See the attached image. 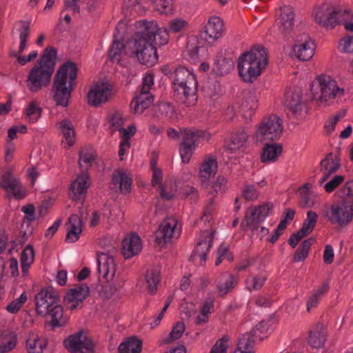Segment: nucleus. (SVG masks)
Listing matches in <instances>:
<instances>
[{
    "instance_id": "f257e3e1",
    "label": "nucleus",
    "mask_w": 353,
    "mask_h": 353,
    "mask_svg": "<svg viewBox=\"0 0 353 353\" xmlns=\"http://www.w3.org/2000/svg\"><path fill=\"white\" fill-rule=\"evenodd\" d=\"M312 99L323 106L338 103L345 94V90L338 84L331 75L321 73L316 75L310 83Z\"/></svg>"
},
{
    "instance_id": "f03ea898",
    "label": "nucleus",
    "mask_w": 353,
    "mask_h": 353,
    "mask_svg": "<svg viewBox=\"0 0 353 353\" xmlns=\"http://www.w3.org/2000/svg\"><path fill=\"white\" fill-rule=\"evenodd\" d=\"M57 52L52 47L45 49L39 61L30 70L26 86L32 92H37L48 87L54 70Z\"/></svg>"
},
{
    "instance_id": "7ed1b4c3",
    "label": "nucleus",
    "mask_w": 353,
    "mask_h": 353,
    "mask_svg": "<svg viewBox=\"0 0 353 353\" xmlns=\"http://www.w3.org/2000/svg\"><path fill=\"white\" fill-rule=\"evenodd\" d=\"M268 64V54L264 47L254 46L243 53L238 60L240 77L245 82H252L259 77Z\"/></svg>"
},
{
    "instance_id": "20e7f679",
    "label": "nucleus",
    "mask_w": 353,
    "mask_h": 353,
    "mask_svg": "<svg viewBox=\"0 0 353 353\" xmlns=\"http://www.w3.org/2000/svg\"><path fill=\"white\" fill-rule=\"evenodd\" d=\"M77 66L71 61L61 65L55 75L53 84L56 105L67 107L77 75Z\"/></svg>"
},
{
    "instance_id": "39448f33",
    "label": "nucleus",
    "mask_w": 353,
    "mask_h": 353,
    "mask_svg": "<svg viewBox=\"0 0 353 353\" xmlns=\"http://www.w3.org/2000/svg\"><path fill=\"white\" fill-rule=\"evenodd\" d=\"M173 84L178 100L187 107L194 105L198 99V82L194 73L185 67L176 68Z\"/></svg>"
},
{
    "instance_id": "423d86ee",
    "label": "nucleus",
    "mask_w": 353,
    "mask_h": 353,
    "mask_svg": "<svg viewBox=\"0 0 353 353\" xmlns=\"http://www.w3.org/2000/svg\"><path fill=\"white\" fill-rule=\"evenodd\" d=\"M128 50L131 57L148 67H152L158 62L157 48L141 32L128 41Z\"/></svg>"
},
{
    "instance_id": "0eeeda50",
    "label": "nucleus",
    "mask_w": 353,
    "mask_h": 353,
    "mask_svg": "<svg viewBox=\"0 0 353 353\" xmlns=\"http://www.w3.org/2000/svg\"><path fill=\"white\" fill-rule=\"evenodd\" d=\"M179 153L182 162L188 163L198 145L204 141H208L210 135L203 130L195 129L183 130Z\"/></svg>"
},
{
    "instance_id": "6e6552de",
    "label": "nucleus",
    "mask_w": 353,
    "mask_h": 353,
    "mask_svg": "<svg viewBox=\"0 0 353 353\" xmlns=\"http://www.w3.org/2000/svg\"><path fill=\"white\" fill-rule=\"evenodd\" d=\"M345 12L339 9L332 3L325 2L316 6L313 11L315 21L325 28H333L344 21Z\"/></svg>"
},
{
    "instance_id": "1a4fd4ad",
    "label": "nucleus",
    "mask_w": 353,
    "mask_h": 353,
    "mask_svg": "<svg viewBox=\"0 0 353 353\" xmlns=\"http://www.w3.org/2000/svg\"><path fill=\"white\" fill-rule=\"evenodd\" d=\"M283 132L282 121L276 115H271L259 126L255 134L257 142L271 141L278 139Z\"/></svg>"
},
{
    "instance_id": "9d476101",
    "label": "nucleus",
    "mask_w": 353,
    "mask_h": 353,
    "mask_svg": "<svg viewBox=\"0 0 353 353\" xmlns=\"http://www.w3.org/2000/svg\"><path fill=\"white\" fill-rule=\"evenodd\" d=\"M0 187L6 192L9 199H23L26 196V190L22 188L18 179L12 174V168L10 167L0 170Z\"/></svg>"
},
{
    "instance_id": "9b49d317",
    "label": "nucleus",
    "mask_w": 353,
    "mask_h": 353,
    "mask_svg": "<svg viewBox=\"0 0 353 353\" xmlns=\"http://www.w3.org/2000/svg\"><path fill=\"white\" fill-rule=\"evenodd\" d=\"M324 216L332 224L345 227L353 219V203L343 201L339 203L334 204L331 205L330 212L324 213Z\"/></svg>"
},
{
    "instance_id": "f8f14e48",
    "label": "nucleus",
    "mask_w": 353,
    "mask_h": 353,
    "mask_svg": "<svg viewBox=\"0 0 353 353\" xmlns=\"http://www.w3.org/2000/svg\"><path fill=\"white\" fill-rule=\"evenodd\" d=\"M182 225L174 217H168L163 221L159 230L155 233V241L159 246H163L166 243L181 235Z\"/></svg>"
},
{
    "instance_id": "ddd939ff",
    "label": "nucleus",
    "mask_w": 353,
    "mask_h": 353,
    "mask_svg": "<svg viewBox=\"0 0 353 353\" xmlns=\"http://www.w3.org/2000/svg\"><path fill=\"white\" fill-rule=\"evenodd\" d=\"M273 205L265 203L258 206H252L246 210L245 217L241 223L243 228H249L252 231L258 228V224L262 223L270 215Z\"/></svg>"
},
{
    "instance_id": "4468645a",
    "label": "nucleus",
    "mask_w": 353,
    "mask_h": 353,
    "mask_svg": "<svg viewBox=\"0 0 353 353\" xmlns=\"http://www.w3.org/2000/svg\"><path fill=\"white\" fill-rule=\"evenodd\" d=\"M65 348L72 353H94L92 340L83 330L68 336L64 340Z\"/></svg>"
},
{
    "instance_id": "2eb2a0df",
    "label": "nucleus",
    "mask_w": 353,
    "mask_h": 353,
    "mask_svg": "<svg viewBox=\"0 0 353 353\" xmlns=\"http://www.w3.org/2000/svg\"><path fill=\"white\" fill-rule=\"evenodd\" d=\"M87 210L83 208L80 210V216L74 214L69 217L66 223V242L74 243L79 239L83 231V221L87 219Z\"/></svg>"
},
{
    "instance_id": "dca6fc26",
    "label": "nucleus",
    "mask_w": 353,
    "mask_h": 353,
    "mask_svg": "<svg viewBox=\"0 0 353 353\" xmlns=\"http://www.w3.org/2000/svg\"><path fill=\"white\" fill-rule=\"evenodd\" d=\"M144 30L141 32L152 43L155 41L156 43L159 46H163L168 43L170 36L168 30L165 28H159L155 21L142 22Z\"/></svg>"
},
{
    "instance_id": "f3484780",
    "label": "nucleus",
    "mask_w": 353,
    "mask_h": 353,
    "mask_svg": "<svg viewBox=\"0 0 353 353\" xmlns=\"http://www.w3.org/2000/svg\"><path fill=\"white\" fill-rule=\"evenodd\" d=\"M112 92L110 85L99 82L94 84L88 93V103L93 106H99L108 101Z\"/></svg>"
},
{
    "instance_id": "a211bd4d",
    "label": "nucleus",
    "mask_w": 353,
    "mask_h": 353,
    "mask_svg": "<svg viewBox=\"0 0 353 353\" xmlns=\"http://www.w3.org/2000/svg\"><path fill=\"white\" fill-rule=\"evenodd\" d=\"M276 23L279 32L283 35L292 32L294 26V12L292 7L284 6L276 11Z\"/></svg>"
},
{
    "instance_id": "6ab92c4d",
    "label": "nucleus",
    "mask_w": 353,
    "mask_h": 353,
    "mask_svg": "<svg viewBox=\"0 0 353 353\" xmlns=\"http://www.w3.org/2000/svg\"><path fill=\"white\" fill-rule=\"evenodd\" d=\"M35 301L37 312L39 315L46 316L57 303V296L53 289H43L37 294Z\"/></svg>"
},
{
    "instance_id": "aec40b11",
    "label": "nucleus",
    "mask_w": 353,
    "mask_h": 353,
    "mask_svg": "<svg viewBox=\"0 0 353 353\" xmlns=\"http://www.w3.org/2000/svg\"><path fill=\"white\" fill-rule=\"evenodd\" d=\"M315 43L306 34L302 35L296 41L293 52L296 59L301 61L310 60L315 53Z\"/></svg>"
},
{
    "instance_id": "412c9836",
    "label": "nucleus",
    "mask_w": 353,
    "mask_h": 353,
    "mask_svg": "<svg viewBox=\"0 0 353 353\" xmlns=\"http://www.w3.org/2000/svg\"><path fill=\"white\" fill-rule=\"evenodd\" d=\"M223 32V21L216 16L210 17L201 35L208 43H212L221 38Z\"/></svg>"
},
{
    "instance_id": "4be33fe9",
    "label": "nucleus",
    "mask_w": 353,
    "mask_h": 353,
    "mask_svg": "<svg viewBox=\"0 0 353 353\" xmlns=\"http://www.w3.org/2000/svg\"><path fill=\"white\" fill-rule=\"evenodd\" d=\"M317 219L318 215L315 212L310 210L307 212V217L303 221L301 228L296 233L293 234L289 239V244L292 248H295L303 237L307 236L313 231L317 222Z\"/></svg>"
},
{
    "instance_id": "5701e85b",
    "label": "nucleus",
    "mask_w": 353,
    "mask_h": 353,
    "mask_svg": "<svg viewBox=\"0 0 353 353\" xmlns=\"http://www.w3.org/2000/svg\"><path fill=\"white\" fill-rule=\"evenodd\" d=\"M214 234L212 231L205 230L200 236L195 249L193 251V257L200 259V265H203L206 261L207 255L212 247Z\"/></svg>"
},
{
    "instance_id": "b1692460",
    "label": "nucleus",
    "mask_w": 353,
    "mask_h": 353,
    "mask_svg": "<svg viewBox=\"0 0 353 353\" xmlns=\"http://www.w3.org/2000/svg\"><path fill=\"white\" fill-rule=\"evenodd\" d=\"M217 171L218 163L216 158L211 154L206 156L200 165L198 173L201 185L202 186L207 185L210 178L215 176Z\"/></svg>"
},
{
    "instance_id": "393cba45",
    "label": "nucleus",
    "mask_w": 353,
    "mask_h": 353,
    "mask_svg": "<svg viewBox=\"0 0 353 353\" xmlns=\"http://www.w3.org/2000/svg\"><path fill=\"white\" fill-rule=\"evenodd\" d=\"M98 272L108 282L112 281L116 273V264L114 258L106 253L97 256Z\"/></svg>"
},
{
    "instance_id": "a878e982",
    "label": "nucleus",
    "mask_w": 353,
    "mask_h": 353,
    "mask_svg": "<svg viewBox=\"0 0 353 353\" xmlns=\"http://www.w3.org/2000/svg\"><path fill=\"white\" fill-rule=\"evenodd\" d=\"M88 294L89 288L85 284L71 289L65 297L66 307L70 310L77 309L80 303L86 298Z\"/></svg>"
},
{
    "instance_id": "bb28decb",
    "label": "nucleus",
    "mask_w": 353,
    "mask_h": 353,
    "mask_svg": "<svg viewBox=\"0 0 353 353\" xmlns=\"http://www.w3.org/2000/svg\"><path fill=\"white\" fill-rule=\"evenodd\" d=\"M89 175L85 172H82L71 184L72 199L79 201L83 199L90 186Z\"/></svg>"
},
{
    "instance_id": "cd10ccee",
    "label": "nucleus",
    "mask_w": 353,
    "mask_h": 353,
    "mask_svg": "<svg viewBox=\"0 0 353 353\" xmlns=\"http://www.w3.org/2000/svg\"><path fill=\"white\" fill-rule=\"evenodd\" d=\"M122 252L125 259H130L137 254L142 249V243L139 236L130 233L125 236L122 242Z\"/></svg>"
},
{
    "instance_id": "c85d7f7f",
    "label": "nucleus",
    "mask_w": 353,
    "mask_h": 353,
    "mask_svg": "<svg viewBox=\"0 0 353 353\" xmlns=\"http://www.w3.org/2000/svg\"><path fill=\"white\" fill-rule=\"evenodd\" d=\"M57 128L61 134L62 143L65 148L72 147L76 140L75 130L72 123L67 119H63L57 123Z\"/></svg>"
},
{
    "instance_id": "c756f323",
    "label": "nucleus",
    "mask_w": 353,
    "mask_h": 353,
    "mask_svg": "<svg viewBox=\"0 0 353 353\" xmlns=\"http://www.w3.org/2000/svg\"><path fill=\"white\" fill-rule=\"evenodd\" d=\"M112 188L119 190L122 194H128L131 190L132 179L123 170H117L112 174Z\"/></svg>"
},
{
    "instance_id": "7c9ffc66",
    "label": "nucleus",
    "mask_w": 353,
    "mask_h": 353,
    "mask_svg": "<svg viewBox=\"0 0 353 353\" xmlns=\"http://www.w3.org/2000/svg\"><path fill=\"white\" fill-rule=\"evenodd\" d=\"M114 42L110 50V58L112 61L123 64V61L131 55L128 50V42L124 45L121 41L117 40V36L114 34Z\"/></svg>"
},
{
    "instance_id": "2f4dec72",
    "label": "nucleus",
    "mask_w": 353,
    "mask_h": 353,
    "mask_svg": "<svg viewBox=\"0 0 353 353\" xmlns=\"http://www.w3.org/2000/svg\"><path fill=\"white\" fill-rule=\"evenodd\" d=\"M48 345L47 339L36 332H30L26 339V349L28 353H44Z\"/></svg>"
},
{
    "instance_id": "473e14b6",
    "label": "nucleus",
    "mask_w": 353,
    "mask_h": 353,
    "mask_svg": "<svg viewBox=\"0 0 353 353\" xmlns=\"http://www.w3.org/2000/svg\"><path fill=\"white\" fill-rule=\"evenodd\" d=\"M321 165L323 176L319 180V184L322 185L332 173L339 170L340 163L336 157L334 156L332 153H329L325 158L321 161Z\"/></svg>"
},
{
    "instance_id": "72a5a7b5",
    "label": "nucleus",
    "mask_w": 353,
    "mask_h": 353,
    "mask_svg": "<svg viewBox=\"0 0 353 353\" xmlns=\"http://www.w3.org/2000/svg\"><path fill=\"white\" fill-rule=\"evenodd\" d=\"M261 97V92L256 88H251L244 92L242 109L245 112L254 111L259 105V101Z\"/></svg>"
},
{
    "instance_id": "f704fd0d",
    "label": "nucleus",
    "mask_w": 353,
    "mask_h": 353,
    "mask_svg": "<svg viewBox=\"0 0 353 353\" xmlns=\"http://www.w3.org/2000/svg\"><path fill=\"white\" fill-rule=\"evenodd\" d=\"M285 103L292 114L298 116L303 108L301 92L296 90H288L285 93Z\"/></svg>"
},
{
    "instance_id": "c9c22d12",
    "label": "nucleus",
    "mask_w": 353,
    "mask_h": 353,
    "mask_svg": "<svg viewBox=\"0 0 353 353\" xmlns=\"http://www.w3.org/2000/svg\"><path fill=\"white\" fill-rule=\"evenodd\" d=\"M312 185L309 183H305L299 189L301 194V205L303 208H312L318 203L319 194L311 191Z\"/></svg>"
},
{
    "instance_id": "e433bc0d",
    "label": "nucleus",
    "mask_w": 353,
    "mask_h": 353,
    "mask_svg": "<svg viewBox=\"0 0 353 353\" xmlns=\"http://www.w3.org/2000/svg\"><path fill=\"white\" fill-rule=\"evenodd\" d=\"M283 147L279 143L266 144L261 152V160L264 163H274L281 155Z\"/></svg>"
},
{
    "instance_id": "4c0bfd02",
    "label": "nucleus",
    "mask_w": 353,
    "mask_h": 353,
    "mask_svg": "<svg viewBox=\"0 0 353 353\" xmlns=\"http://www.w3.org/2000/svg\"><path fill=\"white\" fill-rule=\"evenodd\" d=\"M153 97L150 93L141 92L131 102L130 106L134 114H141L143 111L153 103Z\"/></svg>"
},
{
    "instance_id": "58836bf2",
    "label": "nucleus",
    "mask_w": 353,
    "mask_h": 353,
    "mask_svg": "<svg viewBox=\"0 0 353 353\" xmlns=\"http://www.w3.org/2000/svg\"><path fill=\"white\" fill-rule=\"evenodd\" d=\"M276 321V319L273 316L261 321L253 330L252 334L256 339L262 340L266 338L268 334L274 329Z\"/></svg>"
},
{
    "instance_id": "ea45409f",
    "label": "nucleus",
    "mask_w": 353,
    "mask_h": 353,
    "mask_svg": "<svg viewBox=\"0 0 353 353\" xmlns=\"http://www.w3.org/2000/svg\"><path fill=\"white\" fill-rule=\"evenodd\" d=\"M17 334L11 330L4 331L0 334V353H8L17 345Z\"/></svg>"
},
{
    "instance_id": "a19ab883",
    "label": "nucleus",
    "mask_w": 353,
    "mask_h": 353,
    "mask_svg": "<svg viewBox=\"0 0 353 353\" xmlns=\"http://www.w3.org/2000/svg\"><path fill=\"white\" fill-rule=\"evenodd\" d=\"M237 283L236 279L230 273L223 274L216 284L217 292L223 296L230 292Z\"/></svg>"
},
{
    "instance_id": "79ce46f5",
    "label": "nucleus",
    "mask_w": 353,
    "mask_h": 353,
    "mask_svg": "<svg viewBox=\"0 0 353 353\" xmlns=\"http://www.w3.org/2000/svg\"><path fill=\"white\" fill-rule=\"evenodd\" d=\"M43 110L39 103L32 100L28 102L23 108V113L26 121L34 123L39 121L42 114Z\"/></svg>"
},
{
    "instance_id": "37998d69",
    "label": "nucleus",
    "mask_w": 353,
    "mask_h": 353,
    "mask_svg": "<svg viewBox=\"0 0 353 353\" xmlns=\"http://www.w3.org/2000/svg\"><path fill=\"white\" fill-rule=\"evenodd\" d=\"M214 299L209 297L206 299L199 308V314L195 319V323L197 325H201L207 323L210 319V316L214 310Z\"/></svg>"
},
{
    "instance_id": "c03bdc74",
    "label": "nucleus",
    "mask_w": 353,
    "mask_h": 353,
    "mask_svg": "<svg viewBox=\"0 0 353 353\" xmlns=\"http://www.w3.org/2000/svg\"><path fill=\"white\" fill-rule=\"evenodd\" d=\"M248 135L245 130H239L234 132L226 145V149L231 152L239 150L245 145L248 141Z\"/></svg>"
},
{
    "instance_id": "a18cd8bd",
    "label": "nucleus",
    "mask_w": 353,
    "mask_h": 353,
    "mask_svg": "<svg viewBox=\"0 0 353 353\" xmlns=\"http://www.w3.org/2000/svg\"><path fill=\"white\" fill-rule=\"evenodd\" d=\"M256 338L252 333H246L239 339L236 349L234 353H254Z\"/></svg>"
},
{
    "instance_id": "49530a36",
    "label": "nucleus",
    "mask_w": 353,
    "mask_h": 353,
    "mask_svg": "<svg viewBox=\"0 0 353 353\" xmlns=\"http://www.w3.org/2000/svg\"><path fill=\"white\" fill-rule=\"evenodd\" d=\"M161 272L158 268L149 269L145 273V283L148 292L154 294L160 282Z\"/></svg>"
},
{
    "instance_id": "de8ad7c7",
    "label": "nucleus",
    "mask_w": 353,
    "mask_h": 353,
    "mask_svg": "<svg viewBox=\"0 0 353 353\" xmlns=\"http://www.w3.org/2000/svg\"><path fill=\"white\" fill-rule=\"evenodd\" d=\"M228 179L223 176H218L216 179L210 183L208 194L214 199L219 194H223L227 190Z\"/></svg>"
},
{
    "instance_id": "09e8293b",
    "label": "nucleus",
    "mask_w": 353,
    "mask_h": 353,
    "mask_svg": "<svg viewBox=\"0 0 353 353\" xmlns=\"http://www.w3.org/2000/svg\"><path fill=\"white\" fill-rule=\"evenodd\" d=\"M96 153L92 148L85 147L79 153V164L82 170H88L93 164Z\"/></svg>"
},
{
    "instance_id": "8fccbe9b",
    "label": "nucleus",
    "mask_w": 353,
    "mask_h": 353,
    "mask_svg": "<svg viewBox=\"0 0 353 353\" xmlns=\"http://www.w3.org/2000/svg\"><path fill=\"white\" fill-rule=\"evenodd\" d=\"M327 337V333L322 327L316 328L310 332L308 343L314 348H319L323 346Z\"/></svg>"
},
{
    "instance_id": "3c124183",
    "label": "nucleus",
    "mask_w": 353,
    "mask_h": 353,
    "mask_svg": "<svg viewBox=\"0 0 353 353\" xmlns=\"http://www.w3.org/2000/svg\"><path fill=\"white\" fill-rule=\"evenodd\" d=\"M142 349L141 341L136 337H131L120 344V353H140Z\"/></svg>"
},
{
    "instance_id": "603ef678",
    "label": "nucleus",
    "mask_w": 353,
    "mask_h": 353,
    "mask_svg": "<svg viewBox=\"0 0 353 353\" xmlns=\"http://www.w3.org/2000/svg\"><path fill=\"white\" fill-rule=\"evenodd\" d=\"M48 314L51 316L53 327L63 326L68 321V317L63 315V307L57 303L50 309Z\"/></svg>"
},
{
    "instance_id": "864d4df0",
    "label": "nucleus",
    "mask_w": 353,
    "mask_h": 353,
    "mask_svg": "<svg viewBox=\"0 0 353 353\" xmlns=\"http://www.w3.org/2000/svg\"><path fill=\"white\" fill-rule=\"evenodd\" d=\"M267 279L264 274H250L245 280V287L249 291L259 290Z\"/></svg>"
},
{
    "instance_id": "5fc2aeb1",
    "label": "nucleus",
    "mask_w": 353,
    "mask_h": 353,
    "mask_svg": "<svg viewBox=\"0 0 353 353\" xmlns=\"http://www.w3.org/2000/svg\"><path fill=\"white\" fill-rule=\"evenodd\" d=\"M328 284L324 283L316 290L314 291V292L309 298L307 302V312H310L312 309L316 307L319 305L321 296L328 290Z\"/></svg>"
},
{
    "instance_id": "6e6d98bb",
    "label": "nucleus",
    "mask_w": 353,
    "mask_h": 353,
    "mask_svg": "<svg viewBox=\"0 0 353 353\" xmlns=\"http://www.w3.org/2000/svg\"><path fill=\"white\" fill-rule=\"evenodd\" d=\"M160 194L162 199L165 200H170L174 198L176 194V184L172 181H166L163 184H161Z\"/></svg>"
},
{
    "instance_id": "4d7b16f0",
    "label": "nucleus",
    "mask_w": 353,
    "mask_h": 353,
    "mask_svg": "<svg viewBox=\"0 0 353 353\" xmlns=\"http://www.w3.org/2000/svg\"><path fill=\"white\" fill-rule=\"evenodd\" d=\"M30 36V26L29 23L26 21L21 23V27L19 28V46L18 53H14L13 54H21L26 48L27 40Z\"/></svg>"
},
{
    "instance_id": "13d9d810",
    "label": "nucleus",
    "mask_w": 353,
    "mask_h": 353,
    "mask_svg": "<svg viewBox=\"0 0 353 353\" xmlns=\"http://www.w3.org/2000/svg\"><path fill=\"white\" fill-rule=\"evenodd\" d=\"M312 243V239H305L299 247L294 256V262H301L305 259Z\"/></svg>"
},
{
    "instance_id": "bf43d9fd",
    "label": "nucleus",
    "mask_w": 353,
    "mask_h": 353,
    "mask_svg": "<svg viewBox=\"0 0 353 353\" xmlns=\"http://www.w3.org/2000/svg\"><path fill=\"white\" fill-rule=\"evenodd\" d=\"M188 21L182 18H174L169 21V30L173 33H179L185 30L188 26Z\"/></svg>"
},
{
    "instance_id": "052dcab7",
    "label": "nucleus",
    "mask_w": 353,
    "mask_h": 353,
    "mask_svg": "<svg viewBox=\"0 0 353 353\" xmlns=\"http://www.w3.org/2000/svg\"><path fill=\"white\" fill-rule=\"evenodd\" d=\"M339 50L343 53L353 52V34L346 35L339 40Z\"/></svg>"
},
{
    "instance_id": "680f3d73",
    "label": "nucleus",
    "mask_w": 353,
    "mask_h": 353,
    "mask_svg": "<svg viewBox=\"0 0 353 353\" xmlns=\"http://www.w3.org/2000/svg\"><path fill=\"white\" fill-rule=\"evenodd\" d=\"M27 301V296L25 293H22L18 298L12 301L10 304L6 306V310L11 314L17 312L23 304Z\"/></svg>"
},
{
    "instance_id": "e2e57ef3",
    "label": "nucleus",
    "mask_w": 353,
    "mask_h": 353,
    "mask_svg": "<svg viewBox=\"0 0 353 353\" xmlns=\"http://www.w3.org/2000/svg\"><path fill=\"white\" fill-rule=\"evenodd\" d=\"M344 181V176L342 175H336L329 181H325L321 185L326 192H332L339 185Z\"/></svg>"
},
{
    "instance_id": "0e129e2a",
    "label": "nucleus",
    "mask_w": 353,
    "mask_h": 353,
    "mask_svg": "<svg viewBox=\"0 0 353 353\" xmlns=\"http://www.w3.org/2000/svg\"><path fill=\"white\" fill-rule=\"evenodd\" d=\"M224 260L228 261H232L233 260V256L229 251L227 246L221 245L217 250V259L215 261V265H219Z\"/></svg>"
},
{
    "instance_id": "69168bd1",
    "label": "nucleus",
    "mask_w": 353,
    "mask_h": 353,
    "mask_svg": "<svg viewBox=\"0 0 353 353\" xmlns=\"http://www.w3.org/2000/svg\"><path fill=\"white\" fill-rule=\"evenodd\" d=\"M185 331V325L183 323L179 322L173 327L172 332L170 333L169 336L164 340L166 343H171L172 341L179 339Z\"/></svg>"
},
{
    "instance_id": "338daca9",
    "label": "nucleus",
    "mask_w": 353,
    "mask_h": 353,
    "mask_svg": "<svg viewBox=\"0 0 353 353\" xmlns=\"http://www.w3.org/2000/svg\"><path fill=\"white\" fill-rule=\"evenodd\" d=\"M121 141L130 142L131 138L136 134L137 128L133 123L128 125L127 128H122L119 129Z\"/></svg>"
},
{
    "instance_id": "774afa93",
    "label": "nucleus",
    "mask_w": 353,
    "mask_h": 353,
    "mask_svg": "<svg viewBox=\"0 0 353 353\" xmlns=\"http://www.w3.org/2000/svg\"><path fill=\"white\" fill-rule=\"evenodd\" d=\"M242 194L245 199L248 201H254L259 198V192L255 185L246 184L242 190Z\"/></svg>"
}]
</instances>
